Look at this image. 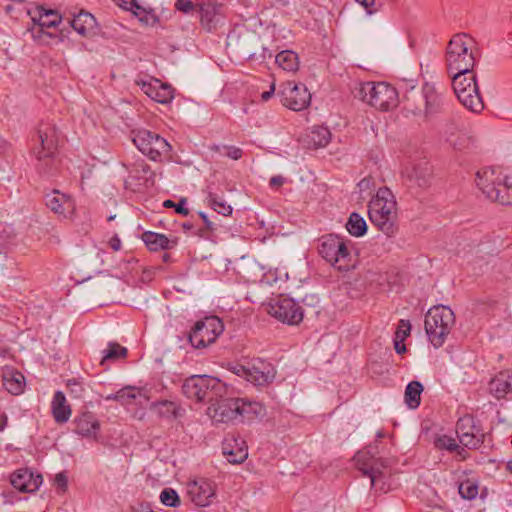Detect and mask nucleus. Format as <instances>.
<instances>
[{
	"mask_svg": "<svg viewBox=\"0 0 512 512\" xmlns=\"http://www.w3.org/2000/svg\"><path fill=\"white\" fill-rule=\"evenodd\" d=\"M59 131L55 124L40 122L32 137L31 154L35 158V168L40 175L51 176L59 169L57 150Z\"/></svg>",
	"mask_w": 512,
	"mask_h": 512,
	"instance_id": "f257e3e1",
	"label": "nucleus"
},
{
	"mask_svg": "<svg viewBox=\"0 0 512 512\" xmlns=\"http://www.w3.org/2000/svg\"><path fill=\"white\" fill-rule=\"evenodd\" d=\"M476 42L466 33H458L452 36L446 47L445 65L448 74L457 73L456 86L460 87V75L472 70L476 64Z\"/></svg>",
	"mask_w": 512,
	"mask_h": 512,
	"instance_id": "f03ea898",
	"label": "nucleus"
},
{
	"mask_svg": "<svg viewBox=\"0 0 512 512\" xmlns=\"http://www.w3.org/2000/svg\"><path fill=\"white\" fill-rule=\"evenodd\" d=\"M370 221L386 236L392 237L398 231L397 203L387 187L379 188L368 205Z\"/></svg>",
	"mask_w": 512,
	"mask_h": 512,
	"instance_id": "7ed1b4c3",
	"label": "nucleus"
},
{
	"mask_svg": "<svg viewBox=\"0 0 512 512\" xmlns=\"http://www.w3.org/2000/svg\"><path fill=\"white\" fill-rule=\"evenodd\" d=\"M476 185L491 202L512 205V181L500 169L484 167L476 173Z\"/></svg>",
	"mask_w": 512,
	"mask_h": 512,
	"instance_id": "20e7f679",
	"label": "nucleus"
},
{
	"mask_svg": "<svg viewBox=\"0 0 512 512\" xmlns=\"http://www.w3.org/2000/svg\"><path fill=\"white\" fill-rule=\"evenodd\" d=\"M455 315L451 308L444 305L431 307L425 315L424 327L430 343L441 347L455 325Z\"/></svg>",
	"mask_w": 512,
	"mask_h": 512,
	"instance_id": "39448f33",
	"label": "nucleus"
},
{
	"mask_svg": "<svg viewBox=\"0 0 512 512\" xmlns=\"http://www.w3.org/2000/svg\"><path fill=\"white\" fill-rule=\"evenodd\" d=\"M350 240H347L337 234L323 235L318 240V253L330 263L333 267L340 271H347L351 266V249Z\"/></svg>",
	"mask_w": 512,
	"mask_h": 512,
	"instance_id": "423d86ee",
	"label": "nucleus"
},
{
	"mask_svg": "<svg viewBox=\"0 0 512 512\" xmlns=\"http://www.w3.org/2000/svg\"><path fill=\"white\" fill-rule=\"evenodd\" d=\"M183 394L196 402H213L226 392L224 383L208 375H192L182 385Z\"/></svg>",
	"mask_w": 512,
	"mask_h": 512,
	"instance_id": "0eeeda50",
	"label": "nucleus"
},
{
	"mask_svg": "<svg viewBox=\"0 0 512 512\" xmlns=\"http://www.w3.org/2000/svg\"><path fill=\"white\" fill-rule=\"evenodd\" d=\"M357 97L381 111H388L398 104L397 90L385 82H366L361 84Z\"/></svg>",
	"mask_w": 512,
	"mask_h": 512,
	"instance_id": "6e6552de",
	"label": "nucleus"
},
{
	"mask_svg": "<svg viewBox=\"0 0 512 512\" xmlns=\"http://www.w3.org/2000/svg\"><path fill=\"white\" fill-rule=\"evenodd\" d=\"M464 75H460L461 78L457 79L460 81V87L456 85V77H458L457 73L449 74L452 78V87L455 95L458 100L472 112L478 113L481 112L484 108V103L482 97L479 92V87L476 81V74L474 70H468V72H464Z\"/></svg>",
	"mask_w": 512,
	"mask_h": 512,
	"instance_id": "1a4fd4ad",
	"label": "nucleus"
},
{
	"mask_svg": "<svg viewBox=\"0 0 512 512\" xmlns=\"http://www.w3.org/2000/svg\"><path fill=\"white\" fill-rule=\"evenodd\" d=\"M132 140L144 155L153 161H163L171 157V145L159 134L150 130L132 131Z\"/></svg>",
	"mask_w": 512,
	"mask_h": 512,
	"instance_id": "9d476101",
	"label": "nucleus"
},
{
	"mask_svg": "<svg viewBox=\"0 0 512 512\" xmlns=\"http://www.w3.org/2000/svg\"><path fill=\"white\" fill-rule=\"evenodd\" d=\"M443 97L431 84H424L421 94L408 100L407 109L414 115L429 119L443 111Z\"/></svg>",
	"mask_w": 512,
	"mask_h": 512,
	"instance_id": "9b49d317",
	"label": "nucleus"
},
{
	"mask_svg": "<svg viewBox=\"0 0 512 512\" xmlns=\"http://www.w3.org/2000/svg\"><path fill=\"white\" fill-rule=\"evenodd\" d=\"M224 325L217 316L206 317L197 321L188 335L189 342L197 349L205 348L215 342L223 332Z\"/></svg>",
	"mask_w": 512,
	"mask_h": 512,
	"instance_id": "f8f14e48",
	"label": "nucleus"
},
{
	"mask_svg": "<svg viewBox=\"0 0 512 512\" xmlns=\"http://www.w3.org/2000/svg\"><path fill=\"white\" fill-rule=\"evenodd\" d=\"M279 94L282 104L293 111H301L311 102V94L304 84L287 81L281 85Z\"/></svg>",
	"mask_w": 512,
	"mask_h": 512,
	"instance_id": "ddd939ff",
	"label": "nucleus"
},
{
	"mask_svg": "<svg viewBox=\"0 0 512 512\" xmlns=\"http://www.w3.org/2000/svg\"><path fill=\"white\" fill-rule=\"evenodd\" d=\"M268 313L277 320L289 325L299 324L303 320V310L293 299L280 297L270 303Z\"/></svg>",
	"mask_w": 512,
	"mask_h": 512,
	"instance_id": "4468645a",
	"label": "nucleus"
},
{
	"mask_svg": "<svg viewBox=\"0 0 512 512\" xmlns=\"http://www.w3.org/2000/svg\"><path fill=\"white\" fill-rule=\"evenodd\" d=\"M432 167L428 162L413 164L406 167L403 172L407 186L417 193L423 191L432 184Z\"/></svg>",
	"mask_w": 512,
	"mask_h": 512,
	"instance_id": "2eb2a0df",
	"label": "nucleus"
},
{
	"mask_svg": "<svg viewBox=\"0 0 512 512\" xmlns=\"http://www.w3.org/2000/svg\"><path fill=\"white\" fill-rule=\"evenodd\" d=\"M197 15L201 27L207 32H214L222 23L223 5L214 1H202L197 3Z\"/></svg>",
	"mask_w": 512,
	"mask_h": 512,
	"instance_id": "dca6fc26",
	"label": "nucleus"
},
{
	"mask_svg": "<svg viewBox=\"0 0 512 512\" xmlns=\"http://www.w3.org/2000/svg\"><path fill=\"white\" fill-rule=\"evenodd\" d=\"M456 432L460 443L469 449H478L484 442L485 435L475 426L472 416L460 418L456 424Z\"/></svg>",
	"mask_w": 512,
	"mask_h": 512,
	"instance_id": "f3484780",
	"label": "nucleus"
},
{
	"mask_svg": "<svg viewBox=\"0 0 512 512\" xmlns=\"http://www.w3.org/2000/svg\"><path fill=\"white\" fill-rule=\"evenodd\" d=\"M187 494L195 505L206 507L215 497V485L208 479L200 478L187 484Z\"/></svg>",
	"mask_w": 512,
	"mask_h": 512,
	"instance_id": "a211bd4d",
	"label": "nucleus"
},
{
	"mask_svg": "<svg viewBox=\"0 0 512 512\" xmlns=\"http://www.w3.org/2000/svg\"><path fill=\"white\" fill-rule=\"evenodd\" d=\"M222 452L232 464H240L248 457V450L245 441L234 435H227L222 443Z\"/></svg>",
	"mask_w": 512,
	"mask_h": 512,
	"instance_id": "6ab92c4d",
	"label": "nucleus"
},
{
	"mask_svg": "<svg viewBox=\"0 0 512 512\" xmlns=\"http://www.w3.org/2000/svg\"><path fill=\"white\" fill-rule=\"evenodd\" d=\"M260 365L261 366L253 365L250 368L240 366L237 369L236 374L256 385H264L272 382L275 376L273 367L270 364H265L263 362H260Z\"/></svg>",
	"mask_w": 512,
	"mask_h": 512,
	"instance_id": "aec40b11",
	"label": "nucleus"
},
{
	"mask_svg": "<svg viewBox=\"0 0 512 512\" xmlns=\"http://www.w3.org/2000/svg\"><path fill=\"white\" fill-rule=\"evenodd\" d=\"M142 91L152 100L161 104L169 103L174 95L171 85L161 82L158 79H151L150 81H142L138 83Z\"/></svg>",
	"mask_w": 512,
	"mask_h": 512,
	"instance_id": "412c9836",
	"label": "nucleus"
},
{
	"mask_svg": "<svg viewBox=\"0 0 512 512\" xmlns=\"http://www.w3.org/2000/svg\"><path fill=\"white\" fill-rule=\"evenodd\" d=\"M10 482L14 488L20 492L32 493L38 490L42 483V476L34 474L29 469H19L15 471L11 477Z\"/></svg>",
	"mask_w": 512,
	"mask_h": 512,
	"instance_id": "4be33fe9",
	"label": "nucleus"
},
{
	"mask_svg": "<svg viewBox=\"0 0 512 512\" xmlns=\"http://www.w3.org/2000/svg\"><path fill=\"white\" fill-rule=\"evenodd\" d=\"M355 458L358 469L364 476H368L370 478L371 486H375L383 477L382 469L385 468L384 463L382 461L375 460L372 457H368L367 453H358Z\"/></svg>",
	"mask_w": 512,
	"mask_h": 512,
	"instance_id": "5701e85b",
	"label": "nucleus"
},
{
	"mask_svg": "<svg viewBox=\"0 0 512 512\" xmlns=\"http://www.w3.org/2000/svg\"><path fill=\"white\" fill-rule=\"evenodd\" d=\"M74 432L82 437L97 439L100 432V422L92 412H83L73 421Z\"/></svg>",
	"mask_w": 512,
	"mask_h": 512,
	"instance_id": "b1692460",
	"label": "nucleus"
},
{
	"mask_svg": "<svg viewBox=\"0 0 512 512\" xmlns=\"http://www.w3.org/2000/svg\"><path fill=\"white\" fill-rule=\"evenodd\" d=\"M239 401L237 398H228L217 401L211 417L216 422L229 423L238 420Z\"/></svg>",
	"mask_w": 512,
	"mask_h": 512,
	"instance_id": "393cba45",
	"label": "nucleus"
},
{
	"mask_svg": "<svg viewBox=\"0 0 512 512\" xmlns=\"http://www.w3.org/2000/svg\"><path fill=\"white\" fill-rule=\"evenodd\" d=\"M73 29L84 37H91L96 34L97 23L95 17L87 12L80 11L71 21Z\"/></svg>",
	"mask_w": 512,
	"mask_h": 512,
	"instance_id": "a878e982",
	"label": "nucleus"
},
{
	"mask_svg": "<svg viewBox=\"0 0 512 512\" xmlns=\"http://www.w3.org/2000/svg\"><path fill=\"white\" fill-rule=\"evenodd\" d=\"M489 389L497 399H502L512 392V370L500 371L490 381Z\"/></svg>",
	"mask_w": 512,
	"mask_h": 512,
	"instance_id": "bb28decb",
	"label": "nucleus"
},
{
	"mask_svg": "<svg viewBox=\"0 0 512 512\" xmlns=\"http://www.w3.org/2000/svg\"><path fill=\"white\" fill-rule=\"evenodd\" d=\"M51 411L56 423L64 424L69 420L72 410L62 391H56L54 393L51 402Z\"/></svg>",
	"mask_w": 512,
	"mask_h": 512,
	"instance_id": "cd10ccee",
	"label": "nucleus"
},
{
	"mask_svg": "<svg viewBox=\"0 0 512 512\" xmlns=\"http://www.w3.org/2000/svg\"><path fill=\"white\" fill-rule=\"evenodd\" d=\"M141 239L150 251L169 250L177 245V240H170L166 235L146 231L142 234Z\"/></svg>",
	"mask_w": 512,
	"mask_h": 512,
	"instance_id": "c85d7f7f",
	"label": "nucleus"
},
{
	"mask_svg": "<svg viewBox=\"0 0 512 512\" xmlns=\"http://www.w3.org/2000/svg\"><path fill=\"white\" fill-rule=\"evenodd\" d=\"M4 388L12 395H20L25 388L24 375L15 369H6L2 375Z\"/></svg>",
	"mask_w": 512,
	"mask_h": 512,
	"instance_id": "c756f323",
	"label": "nucleus"
},
{
	"mask_svg": "<svg viewBox=\"0 0 512 512\" xmlns=\"http://www.w3.org/2000/svg\"><path fill=\"white\" fill-rule=\"evenodd\" d=\"M45 204L53 212L57 214H64L66 211L73 208L71 199L57 190L45 196Z\"/></svg>",
	"mask_w": 512,
	"mask_h": 512,
	"instance_id": "7c9ffc66",
	"label": "nucleus"
},
{
	"mask_svg": "<svg viewBox=\"0 0 512 512\" xmlns=\"http://www.w3.org/2000/svg\"><path fill=\"white\" fill-rule=\"evenodd\" d=\"M237 400L239 401L238 420L252 421L264 414V407L261 403L243 398H237Z\"/></svg>",
	"mask_w": 512,
	"mask_h": 512,
	"instance_id": "2f4dec72",
	"label": "nucleus"
},
{
	"mask_svg": "<svg viewBox=\"0 0 512 512\" xmlns=\"http://www.w3.org/2000/svg\"><path fill=\"white\" fill-rule=\"evenodd\" d=\"M307 137L309 147L317 149L325 147L330 142L331 132L326 127L318 126L314 127Z\"/></svg>",
	"mask_w": 512,
	"mask_h": 512,
	"instance_id": "473e14b6",
	"label": "nucleus"
},
{
	"mask_svg": "<svg viewBox=\"0 0 512 512\" xmlns=\"http://www.w3.org/2000/svg\"><path fill=\"white\" fill-rule=\"evenodd\" d=\"M275 61L280 68L288 72H295L299 67L298 55L291 50L278 53Z\"/></svg>",
	"mask_w": 512,
	"mask_h": 512,
	"instance_id": "72a5a7b5",
	"label": "nucleus"
},
{
	"mask_svg": "<svg viewBox=\"0 0 512 512\" xmlns=\"http://www.w3.org/2000/svg\"><path fill=\"white\" fill-rule=\"evenodd\" d=\"M423 386L418 381H412L406 386L405 402L409 408L415 409L420 405Z\"/></svg>",
	"mask_w": 512,
	"mask_h": 512,
	"instance_id": "f704fd0d",
	"label": "nucleus"
},
{
	"mask_svg": "<svg viewBox=\"0 0 512 512\" xmlns=\"http://www.w3.org/2000/svg\"><path fill=\"white\" fill-rule=\"evenodd\" d=\"M346 228L352 236L360 237L366 233L367 224L364 218L354 212L350 215Z\"/></svg>",
	"mask_w": 512,
	"mask_h": 512,
	"instance_id": "c9c22d12",
	"label": "nucleus"
},
{
	"mask_svg": "<svg viewBox=\"0 0 512 512\" xmlns=\"http://www.w3.org/2000/svg\"><path fill=\"white\" fill-rule=\"evenodd\" d=\"M127 349L116 342H110L107 349L104 351V356L101 359L100 364L105 365L107 361H115L118 359L126 358Z\"/></svg>",
	"mask_w": 512,
	"mask_h": 512,
	"instance_id": "e433bc0d",
	"label": "nucleus"
},
{
	"mask_svg": "<svg viewBox=\"0 0 512 512\" xmlns=\"http://www.w3.org/2000/svg\"><path fill=\"white\" fill-rule=\"evenodd\" d=\"M447 140L454 149L459 151L469 149L474 143V139L463 131L452 133Z\"/></svg>",
	"mask_w": 512,
	"mask_h": 512,
	"instance_id": "4c0bfd02",
	"label": "nucleus"
},
{
	"mask_svg": "<svg viewBox=\"0 0 512 512\" xmlns=\"http://www.w3.org/2000/svg\"><path fill=\"white\" fill-rule=\"evenodd\" d=\"M209 205L214 211L224 216H228L232 213V207L226 203L222 197L215 193L209 192L207 196Z\"/></svg>",
	"mask_w": 512,
	"mask_h": 512,
	"instance_id": "58836bf2",
	"label": "nucleus"
},
{
	"mask_svg": "<svg viewBox=\"0 0 512 512\" xmlns=\"http://www.w3.org/2000/svg\"><path fill=\"white\" fill-rule=\"evenodd\" d=\"M36 21L40 23L41 27L50 29L56 28L61 23V17L55 11L48 10L44 13H40L39 18L36 19Z\"/></svg>",
	"mask_w": 512,
	"mask_h": 512,
	"instance_id": "ea45409f",
	"label": "nucleus"
},
{
	"mask_svg": "<svg viewBox=\"0 0 512 512\" xmlns=\"http://www.w3.org/2000/svg\"><path fill=\"white\" fill-rule=\"evenodd\" d=\"M158 409V413L162 417L176 418L178 416L179 406L172 401L164 400L154 404Z\"/></svg>",
	"mask_w": 512,
	"mask_h": 512,
	"instance_id": "a19ab883",
	"label": "nucleus"
},
{
	"mask_svg": "<svg viewBox=\"0 0 512 512\" xmlns=\"http://www.w3.org/2000/svg\"><path fill=\"white\" fill-rule=\"evenodd\" d=\"M458 491L463 499L472 500L478 494V485L476 482L466 479L459 484Z\"/></svg>",
	"mask_w": 512,
	"mask_h": 512,
	"instance_id": "79ce46f5",
	"label": "nucleus"
},
{
	"mask_svg": "<svg viewBox=\"0 0 512 512\" xmlns=\"http://www.w3.org/2000/svg\"><path fill=\"white\" fill-rule=\"evenodd\" d=\"M209 149L211 151L223 154L232 160H239L243 156V150L241 148L235 147V146L225 145V146L221 147L220 145L214 144V145L210 146Z\"/></svg>",
	"mask_w": 512,
	"mask_h": 512,
	"instance_id": "37998d69",
	"label": "nucleus"
},
{
	"mask_svg": "<svg viewBox=\"0 0 512 512\" xmlns=\"http://www.w3.org/2000/svg\"><path fill=\"white\" fill-rule=\"evenodd\" d=\"M33 21H34V25L31 28L30 32H31V36L33 37V39L36 40L37 42H39L41 44H45V43H48L47 39L56 36L54 33L47 31V29L45 27H41L40 23H38L35 18H33Z\"/></svg>",
	"mask_w": 512,
	"mask_h": 512,
	"instance_id": "c03bdc74",
	"label": "nucleus"
},
{
	"mask_svg": "<svg viewBox=\"0 0 512 512\" xmlns=\"http://www.w3.org/2000/svg\"><path fill=\"white\" fill-rule=\"evenodd\" d=\"M161 502L169 507H178L180 505V498L177 492L172 488H165L160 494Z\"/></svg>",
	"mask_w": 512,
	"mask_h": 512,
	"instance_id": "a18cd8bd",
	"label": "nucleus"
},
{
	"mask_svg": "<svg viewBox=\"0 0 512 512\" xmlns=\"http://www.w3.org/2000/svg\"><path fill=\"white\" fill-rule=\"evenodd\" d=\"M137 392L133 387H125L115 393V401L120 402L122 405L131 404L136 398Z\"/></svg>",
	"mask_w": 512,
	"mask_h": 512,
	"instance_id": "49530a36",
	"label": "nucleus"
},
{
	"mask_svg": "<svg viewBox=\"0 0 512 512\" xmlns=\"http://www.w3.org/2000/svg\"><path fill=\"white\" fill-rule=\"evenodd\" d=\"M434 445L438 449L447 450L449 452H453L454 449L458 448L456 440L447 435L437 437L434 441Z\"/></svg>",
	"mask_w": 512,
	"mask_h": 512,
	"instance_id": "de8ad7c7",
	"label": "nucleus"
},
{
	"mask_svg": "<svg viewBox=\"0 0 512 512\" xmlns=\"http://www.w3.org/2000/svg\"><path fill=\"white\" fill-rule=\"evenodd\" d=\"M175 8L183 13H189L191 11L197 13V3H193L191 0H177L175 2Z\"/></svg>",
	"mask_w": 512,
	"mask_h": 512,
	"instance_id": "09e8293b",
	"label": "nucleus"
},
{
	"mask_svg": "<svg viewBox=\"0 0 512 512\" xmlns=\"http://www.w3.org/2000/svg\"><path fill=\"white\" fill-rule=\"evenodd\" d=\"M411 330V324L409 320L401 319L399 321V326L396 331V338L404 340L406 337L409 336Z\"/></svg>",
	"mask_w": 512,
	"mask_h": 512,
	"instance_id": "8fccbe9b",
	"label": "nucleus"
},
{
	"mask_svg": "<svg viewBox=\"0 0 512 512\" xmlns=\"http://www.w3.org/2000/svg\"><path fill=\"white\" fill-rule=\"evenodd\" d=\"M67 386L70 389L71 394H74L75 397H82L84 388L76 379L68 380Z\"/></svg>",
	"mask_w": 512,
	"mask_h": 512,
	"instance_id": "3c124183",
	"label": "nucleus"
},
{
	"mask_svg": "<svg viewBox=\"0 0 512 512\" xmlns=\"http://www.w3.org/2000/svg\"><path fill=\"white\" fill-rule=\"evenodd\" d=\"M145 25H155L158 22V17L154 14H149L144 10V13L138 18Z\"/></svg>",
	"mask_w": 512,
	"mask_h": 512,
	"instance_id": "603ef678",
	"label": "nucleus"
},
{
	"mask_svg": "<svg viewBox=\"0 0 512 512\" xmlns=\"http://www.w3.org/2000/svg\"><path fill=\"white\" fill-rule=\"evenodd\" d=\"M127 3L129 4V7H126V10L133 12V14L138 18L144 13V8H142L135 0H130Z\"/></svg>",
	"mask_w": 512,
	"mask_h": 512,
	"instance_id": "864d4df0",
	"label": "nucleus"
},
{
	"mask_svg": "<svg viewBox=\"0 0 512 512\" xmlns=\"http://www.w3.org/2000/svg\"><path fill=\"white\" fill-rule=\"evenodd\" d=\"M162 270V267L161 266H155V267H150V268H145L143 270V273H142V277L144 280H152L153 277L155 276V274L158 272V271H161Z\"/></svg>",
	"mask_w": 512,
	"mask_h": 512,
	"instance_id": "5fc2aeb1",
	"label": "nucleus"
},
{
	"mask_svg": "<svg viewBox=\"0 0 512 512\" xmlns=\"http://www.w3.org/2000/svg\"><path fill=\"white\" fill-rule=\"evenodd\" d=\"M55 483L59 489H61L63 492L67 489V477L64 473H58L55 476Z\"/></svg>",
	"mask_w": 512,
	"mask_h": 512,
	"instance_id": "6e6d98bb",
	"label": "nucleus"
},
{
	"mask_svg": "<svg viewBox=\"0 0 512 512\" xmlns=\"http://www.w3.org/2000/svg\"><path fill=\"white\" fill-rule=\"evenodd\" d=\"M175 212L181 214L183 216H187L189 214V209L186 207V199H181L179 203L174 206Z\"/></svg>",
	"mask_w": 512,
	"mask_h": 512,
	"instance_id": "4d7b16f0",
	"label": "nucleus"
},
{
	"mask_svg": "<svg viewBox=\"0 0 512 512\" xmlns=\"http://www.w3.org/2000/svg\"><path fill=\"white\" fill-rule=\"evenodd\" d=\"M285 182V178L281 175H276L270 178L269 185L272 188L281 187Z\"/></svg>",
	"mask_w": 512,
	"mask_h": 512,
	"instance_id": "13d9d810",
	"label": "nucleus"
},
{
	"mask_svg": "<svg viewBox=\"0 0 512 512\" xmlns=\"http://www.w3.org/2000/svg\"><path fill=\"white\" fill-rule=\"evenodd\" d=\"M372 185H373V178H371V177L363 178L358 183V187L360 188L361 191L370 189Z\"/></svg>",
	"mask_w": 512,
	"mask_h": 512,
	"instance_id": "bf43d9fd",
	"label": "nucleus"
},
{
	"mask_svg": "<svg viewBox=\"0 0 512 512\" xmlns=\"http://www.w3.org/2000/svg\"><path fill=\"white\" fill-rule=\"evenodd\" d=\"M453 452L456 453V459L459 461H463L468 458V452L464 448L460 447L459 445H458V448L454 449Z\"/></svg>",
	"mask_w": 512,
	"mask_h": 512,
	"instance_id": "052dcab7",
	"label": "nucleus"
},
{
	"mask_svg": "<svg viewBox=\"0 0 512 512\" xmlns=\"http://www.w3.org/2000/svg\"><path fill=\"white\" fill-rule=\"evenodd\" d=\"M109 246L111 247V249H113L114 251H118L120 250L121 248V240L120 238L117 236V235H114L110 240H109Z\"/></svg>",
	"mask_w": 512,
	"mask_h": 512,
	"instance_id": "680f3d73",
	"label": "nucleus"
},
{
	"mask_svg": "<svg viewBox=\"0 0 512 512\" xmlns=\"http://www.w3.org/2000/svg\"><path fill=\"white\" fill-rule=\"evenodd\" d=\"M404 340L402 339H395V342H394V348H395V351L398 353V354H402L403 352L406 351V347H405V344L403 343Z\"/></svg>",
	"mask_w": 512,
	"mask_h": 512,
	"instance_id": "e2e57ef3",
	"label": "nucleus"
},
{
	"mask_svg": "<svg viewBox=\"0 0 512 512\" xmlns=\"http://www.w3.org/2000/svg\"><path fill=\"white\" fill-rule=\"evenodd\" d=\"M135 167L137 168L138 172H142L143 174H147L150 171L149 165L146 164L144 161L137 162L135 164Z\"/></svg>",
	"mask_w": 512,
	"mask_h": 512,
	"instance_id": "0e129e2a",
	"label": "nucleus"
},
{
	"mask_svg": "<svg viewBox=\"0 0 512 512\" xmlns=\"http://www.w3.org/2000/svg\"><path fill=\"white\" fill-rule=\"evenodd\" d=\"M274 92H275V84H274V83H272V85L270 86V90L265 91V92H263V93L261 94V98H262V100H263V101H268V100L272 97V95L274 94Z\"/></svg>",
	"mask_w": 512,
	"mask_h": 512,
	"instance_id": "69168bd1",
	"label": "nucleus"
},
{
	"mask_svg": "<svg viewBox=\"0 0 512 512\" xmlns=\"http://www.w3.org/2000/svg\"><path fill=\"white\" fill-rule=\"evenodd\" d=\"M357 3H359L360 5H362L365 9H367V11L369 13H372L371 10H369V8H371L374 3H375V0H355Z\"/></svg>",
	"mask_w": 512,
	"mask_h": 512,
	"instance_id": "338daca9",
	"label": "nucleus"
},
{
	"mask_svg": "<svg viewBox=\"0 0 512 512\" xmlns=\"http://www.w3.org/2000/svg\"><path fill=\"white\" fill-rule=\"evenodd\" d=\"M199 215L202 218L206 228L211 231L214 230L213 223L208 219L207 215L203 212H200Z\"/></svg>",
	"mask_w": 512,
	"mask_h": 512,
	"instance_id": "774afa93",
	"label": "nucleus"
}]
</instances>
